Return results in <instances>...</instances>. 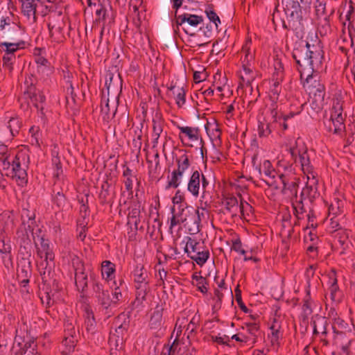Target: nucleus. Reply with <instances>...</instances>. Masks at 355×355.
Segmentation results:
<instances>
[{
  "mask_svg": "<svg viewBox=\"0 0 355 355\" xmlns=\"http://www.w3.org/2000/svg\"><path fill=\"white\" fill-rule=\"evenodd\" d=\"M293 58L302 81L305 72L319 71L324 60V51L318 44H311L306 42L305 45L299 44L293 51Z\"/></svg>",
  "mask_w": 355,
  "mask_h": 355,
  "instance_id": "obj_1",
  "label": "nucleus"
},
{
  "mask_svg": "<svg viewBox=\"0 0 355 355\" xmlns=\"http://www.w3.org/2000/svg\"><path fill=\"white\" fill-rule=\"evenodd\" d=\"M312 0H287L284 8L286 21H283L284 29L292 31L297 37L304 35L305 23L311 10Z\"/></svg>",
  "mask_w": 355,
  "mask_h": 355,
  "instance_id": "obj_2",
  "label": "nucleus"
},
{
  "mask_svg": "<svg viewBox=\"0 0 355 355\" xmlns=\"http://www.w3.org/2000/svg\"><path fill=\"white\" fill-rule=\"evenodd\" d=\"M22 225L28 223V229L30 230L33 239L37 249V256L42 259V261H49L53 262L55 258L54 253L50 248L49 242L44 238L43 235H40L42 232L41 229L37 228L34 232L35 225V214L31 213L28 209H24L21 213Z\"/></svg>",
  "mask_w": 355,
  "mask_h": 355,
  "instance_id": "obj_3",
  "label": "nucleus"
},
{
  "mask_svg": "<svg viewBox=\"0 0 355 355\" xmlns=\"http://www.w3.org/2000/svg\"><path fill=\"white\" fill-rule=\"evenodd\" d=\"M28 157L24 153H17L9 160V166L3 169L4 175L11 178L17 185L24 187L28 182L27 169L28 168Z\"/></svg>",
  "mask_w": 355,
  "mask_h": 355,
  "instance_id": "obj_4",
  "label": "nucleus"
},
{
  "mask_svg": "<svg viewBox=\"0 0 355 355\" xmlns=\"http://www.w3.org/2000/svg\"><path fill=\"white\" fill-rule=\"evenodd\" d=\"M47 27L52 41L57 43L62 42L66 39V31L71 28L69 17L61 9L51 13L48 17Z\"/></svg>",
  "mask_w": 355,
  "mask_h": 355,
  "instance_id": "obj_5",
  "label": "nucleus"
},
{
  "mask_svg": "<svg viewBox=\"0 0 355 355\" xmlns=\"http://www.w3.org/2000/svg\"><path fill=\"white\" fill-rule=\"evenodd\" d=\"M318 72H305V76L301 82L306 91L309 95L314 96V101L318 103L319 107H321L324 102L326 92L324 84L322 82Z\"/></svg>",
  "mask_w": 355,
  "mask_h": 355,
  "instance_id": "obj_6",
  "label": "nucleus"
},
{
  "mask_svg": "<svg viewBox=\"0 0 355 355\" xmlns=\"http://www.w3.org/2000/svg\"><path fill=\"white\" fill-rule=\"evenodd\" d=\"M336 0H317L315 4L317 18H322L320 22V31L327 34L331 31L330 17L335 12Z\"/></svg>",
  "mask_w": 355,
  "mask_h": 355,
  "instance_id": "obj_7",
  "label": "nucleus"
},
{
  "mask_svg": "<svg viewBox=\"0 0 355 355\" xmlns=\"http://www.w3.org/2000/svg\"><path fill=\"white\" fill-rule=\"evenodd\" d=\"M36 82L37 79L33 75L26 77L24 80L26 89L24 92V98L29 100L28 105L31 103L37 110L42 111L44 109L43 104L45 102L46 98L43 93L36 87Z\"/></svg>",
  "mask_w": 355,
  "mask_h": 355,
  "instance_id": "obj_8",
  "label": "nucleus"
},
{
  "mask_svg": "<svg viewBox=\"0 0 355 355\" xmlns=\"http://www.w3.org/2000/svg\"><path fill=\"white\" fill-rule=\"evenodd\" d=\"M202 21L203 17L202 16L185 12L176 15L175 19L172 20V26L175 34H177L179 32L180 27L182 26V28L185 33L190 35H194V33H189L187 28H196L202 23Z\"/></svg>",
  "mask_w": 355,
  "mask_h": 355,
  "instance_id": "obj_9",
  "label": "nucleus"
},
{
  "mask_svg": "<svg viewBox=\"0 0 355 355\" xmlns=\"http://www.w3.org/2000/svg\"><path fill=\"white\" fill-rule=\"evenodd\" d=\"M221 205L224 207L226 212L232 217L237 216L240 213L241 218H245V211L251 210L252 206L247 202L241 200L239 203L236 197L232 195L224 196L221 200Z\"/></svg>",
  "mask_w": 355,
  "mask_h": 355,
  "instance_id": "obj_10",
  "label": "nucleus"
},
{
  "mask_svg": "<svg viewBox=\"0 0 355 355\" xmlns=\"http://www.w3.org/2000/svg\"><path fill=\"white\" fill-rule=\"evenodd\" d=\"M64 338L62 345L64 347L63 353L69 354L74 350L78 341V334L76 329V320L73 318H67L64 323Z\"/></svg>",
  "mask_w": 355,
  "mask_h": 355,
  "instance_id": "obj_11",
  "label": "nucleus"
},
{
  "mask_svg": "<svg viewBox=\"0 0 355 355\" xmlns=\"http://www.w3.org/2000/svg\"><path fill=\"white\" fill-rule=\"evenodd\" d=\"M177 168L174 169L171 173V179L168 181L166 188H178L181 180L184 176V172L190 167L191 162L187 154L181 155L176 159Z\"/></svg>",
  "mask_w": 355,
  "mask_h": 355,
  "instance_id": "obj_12",
  "label": "nucleus"
},
{
  "mask_svg": "<svg viewBox=\"0 0 355 355\" xmlns=\"http://www.w3.org/2000/svg\"><path fill=\"white\" fill-rule=\"evenodd\" d=\"M283 188L282 193L291 198V200L297 196V189L299 184V178L294 173H282L279 175Z\"/></svg>",
  "mask_w": 355,
  "mask_h": 355,
  "instance_id": "obj_13",
  "label": "nucleus"
},
{
  "mask_svg": "<svg viewBox=\"0 0 355 355\" xmlns=\"http://www.w3.org/2000/svg\"><path fill=\"white\" fill-rule=\"evenodd\" d=\"M49 261H41L38 265V270L43 283L42 286L55 287V290L58 291V283L55 279V272L53 270V263L51 264Z\"/></svg>",
  "mask_w": 355,
  "mask_h": 355,
  "instance_id": "obj_14",
  "label": "nucleus"
},
{
  "mask_svg": "<svg viewBox=\"0 0 355 355\" xmlns=\"http://www.w3.org/2000/svg\"><path fill=\"white\" fill-rule=\"evenodd\" d=\"M329 324L328 318L324 316L316 315L313 320V336H316L320 334V341L322 343L323 346L329 345V341L326 338Z\"/></svg>",
  "mask_w": 355,
  "mask_h": 355,
  "instance_id": "obj_15",
  "label": "nucleus"
},
{
  "mask_svg": "<svg viewBox=\"0 0 355 355\" xmlns=\"http://www.w3.org/2000/svg\"><path fill=\"white\" fill-rule=\"evenodd\" d=\"M75 267V284L78 291L85 293L88 287V275L85 272L83 264L77 259Z\"/></svg>",
  "mask_w": 355,
  "mask_h": 355,
  "instance_id": "obj_16",
  "label": "nucleus"
},
{
  "mask_svg": "<svg viewBox=\"0 0 355 355\" xmlns=\"http://www.w3.org/2000/svg\"><path fill=\"white\" fill-rule=\"evenodd\" d=\"M256 169L261 176L265 177V179L263 180L268 185L272 186L274 184L277 172L269 160H264L263 163L256 167Z\"/></svg>",
  "mask_w": 355,
  "mask_h": 355,
  "instance_id": "obj_17",
  "label": "nucleus"
},
{
  "mask_svg": "<svg viewBox=\"0 0 355 355\" xmlns=\"http://www.w3.org/2000/svg\"><path fill=\"white\" fill-rule=\"evenodd\" d=\"M303 200L304 199L300 197L291 199L292 207L293 209V214L295 217V220L293 225L292 230L289 231V235H291V232H294L295 227L300 225V220L304 218L306 209L304 207Z\"/></svg>",
  "mask_w": 355,
  "mask_h": 355,
  "instance_id": "obj_18",
  "label": "nucleus"
},
{
  "mask_svg": "<svg viewBox=\"0 0 355 355\" xmlns=\"http://www.w3.org/2000/svg\"><path fill=\"white\" fill-rule=\"evenodd\" d=\"M164 306L162 304H157L155 308L154 311L152 313L149 321V327L151 329L158 330L160 329L164 325Z\"/></svg>",
  "mask_w": 355,
  "mask_h": 355,
  "instance_id": "obj_19",
  "label": "nucleus"
},
{
  "mask_svg": "<svg viewBox=\"0 0 355 355\" xmlns=\"http://www.w3.org/2000/svg\"><path fill=\"white\" fill-rule=\"evenodd\" d=\"M164 120L159 112H156L153 118V148L157 146L161 133L163 131Z\"/></svg>",
  "mask_w": 355,
  "mask_h": 355,
  "instance_id": "obj_20",
  "label": "nucleus"
},
{
  "mask_svg": "<svg viewBox=\"0 0 355 355\" xmlns=\"http://www.w3.org/2000/svg\"><path fill=\"white\" fill-rule=\"evenodd\" d=\"M116 323H120L115 329V333L113 336L117 337L119 336L121 338H124L125 335L127 334L130 327V320L127 314L122 313H121L116 321Z\"/></svg>",
  "mask_w": 355,
  "mask_h": 355,
  "instance_id": "obj_21",
  "label": "nucleus"
},
{
  "mask_svg": "<svg viewBox=\"0 0 355 355\" xmlns=\"http://www.w3.org/2000/svg\"><path fill=\"white\" fill-rule=\"evenodd\" d=\"M168 96H173L178 107H182L186 102V92L183 87L171 85L168 87Z\"/></svg>",
  "mask_w": 355,
  "mask_h": 355,
  "instance_id": "obj_22",
  "label": "nucleus"
},
{
  "mask_svg": "<svg viewBox=\"0 0 355 355\" xmlns=\"http://www.w3.org/2000/svg\"><path fill=\"white\" fill-rule=\"evenodd\" d=\"M130 211L128 214V225H133L134 230L137 231L140 223V204L139 202H133L129 208Z\"/></svg>",
  "mask_w": 355,
  "mask_h": 355,
  "instance_id": "obj_23",
  "label": "nucleus"
},
{
  "mask_svg": "<svg viewBox=\"0 0 355 355\" xmlns=\"http://www.w3.org/2000/svg\"><path fill=\"white\" fill-rule=\"evenodd\" d=\"M200 173L195 171L192 173L188 182L187 190L195 198L198 197L200 189Z\"/></svg>",
  "mask_w": 355,
  "mask_h": 355,
  "instance_id": "obj_24",
  "label": "nucleus"
},
{
  "mask_svg": "<svg viewBox=\"0 0 355 355\" xmlns=\"http://www.w3.org/2000/svg\"><path fill=\"white\" fill-rule=\"evenodd\" d=\"M40 289V300L42 303L43 304H46V307L51 306L54 303L53 297L58 291L55 290V287L48 286H42Z\"/></svg>",
  "mask_w": 355,
  "mask_h": 355,
  "instance_id": "obj_25",
  "label": "nucleus"
},
{
  "mask_svg": "<svg viewBox=\"0 0 355 355\" xmlns=\"http://www.w3.org/2000/svg\"><path fill=\"white\" fill-rule=\"evenodd\" d=\"M85 327L87 334L93 335L96 332V322L94 318V314L92 310L89 308H85Z\"/></svg>",
  "mask_w": 355,
  "mask_h": 355,
  "instance_id": "obj_26",
  "label": "nucleus"
},
{
  "mask_svg": "<svg viewBox=\"0 0 355 355\" xmlns=\"http://www.w3.org/2000/svg\"><path fill=\"white\" fill-rule=\"evenodd\" d=\"M60 183L58 181L54 182L53 193V201L58 207H63L67 202V198L64 193L63 189L60 187Z\"/></svg>",
  "mask_w": 355,
  "mask_h": 355,
  "instance_id": "obj_27",
  "label": "nucleus"
},
{
  "mask_svg": "<svg viewBox=\"0 0 355 355\" xmlns=\"http://www.w3.org/2000/svg\"><path fill=\"white\" fill-rule=\"evenodd\" d=\"M31 275V263L28 258H22L18 263L17 278H30Z\"/></svg>",
  "mask_w": 355,
  "mask_h": 355,
  "instance_id": "obj_28",
  "label": "nucleus"
},
{
  "mask_svg": "<svg viewBox=\"0 0 355 355\" xmlns=\"http://www.w3.org/2000/svg\"><path fill=\"white\" fill-rule=\"evenodd\" d=\"M24 229L26 231V235H23L21 238V243L20 244V253L29 258L31 254V248L32 244L31 239L28 236V232H30V230L28 229V223H26Z\"/></svg>",
  "mask_w": 355,
  "mask_h": 355,
  "instance_id": "obj_29",
  "label": "nucleus"
},
{
  "mask_svg": "<svg viewBox=\"0 0 355 355\" xmlns=\"http://www.w3.org/2000/svg\"><path fill=\"white\" fill-rule=\"evenodd\" d=\"M21 3L22 12L28 17L31 16L35 19L37 11V5L33 0H20Z\"/></svg>",
  "mask_w": 355,
  "mask_h": 355,
  "instance_id": "obj_30",
  "label": "nucleus"
},
{
  "mask_svg": "<svg viewBox=\"0 0 355 355\" xmlns=\"http://www.w3.org/2000/svg\"><path fill=\"white\" fill-rule=\"evenodd\" d=\"M37 8V15H40L42 17L48 15V17L51 16V13L58 12L60 10L54 2L39 3Z\"/></svg>",
  "mask_w": 355,
  "mask_h": 355,
  "instance_id": "obj_31",
  "label": "nucleus"
},
{
  "mask_svg": "<svg viewBox=\"0 0 355 355\" xmlns=\"http://www.w3.org/2000/svg\"><path fill=\"white\" fill-rule=\"evenodd\" d=\"M3 31H5L4 35L6 39L10 40H19L20 35L21 34V28L19 25H18L17 23L10 24L8 27H6V29H3Z\"/></svg>",
  "mask_w": 355,
  "mask_h": 355,
  "instance_id": "obj_32",
  "label": "nucleus"
},
{
  "mask_svg": "<svg viewBox=\"0 0 355 355\" xmlns=\"http://www.w3.org/2000/svg\"><path fill=\"white\" fill-rule=\"evenodd\" d=\"M148 274L143 265H137L134 270V279L138 284H148L147 281Z\"/></svg>",
  "mask_w": 355,
  "mask_h": 355,
  "instance_id": "obj_33",
  "label": "nucleus"
},
{
  "mask_svg": "<svg viewBox=\"0 0 355 355\" xmlns=\"http://www.w3.org/2000/svg\"><path fill=\"white\" fill-rule=\"evenodd\" d=\"M112 179L108 178L103 181L101 187V191L98 195V198L101 204L104 205L108 202V198L110 197V189L112 185Z\"/></svg>",
  "mask_w": 355,
  "mask_h": 355,
  "instance_id": "obj_34",
  "label": "nucleus"
},
{
  "mask_svg": "<svg viewBox=\"0 0 355 355\" xmlns=\"http://www.w3.org/2000/svg\"><path fill=\"white\" fill-rule=\"evenodd\" d=\"M319 195L320 194L318 191V184L306 183V186L303 188L300 197L302 198V199H304V197H306L309 198L310 200H312V199L315 198Z\"/></svg>",
  "mask_w": 355,
  "mask_h": 355,
  "instance_id": "obj_35",
  "label": "nucleus"
},
{
  "mask_svg": "<svg viewBox=\"0 0 355 355\" xmlns=\"http://www.w3.org/2000/svg\"><path fill=\"white\" fill-rule=\"evenodd\" d=\"M124 338H121L119 336L111 335L109 338V345L110 347V355H116L117 351H121L123 348Z\"/></svg>",
  "mask_w": 355,
  "mask_h": 355,
  "instance_id": "obj_36",
  "label": "nucleus"
},
{
  "mask_svg": "<svg viewBox=\"0 0 355 355\" xmlns=\"http://www.w3.org/2000/svg\"><path fill=\"white\" fill-rule=\"evenodd\" d=\"M11 158V150L4 144H0V167L3 169L9 166V160Z\"/></svg>",
  "mask_w": 355,
  "mask_h": 355,
  "instance_id": "obj_37",
  "label": "nucleus"
},
{
  "mask_svg": "<svg viewBox=\"0 0 355 355\" xmlns=\"http://www.w3.org/2000/svg\"><path fill=\"white\" fill-rule=\"evenodd\" d=\"M12 42H2L0 46H5V53L14 55V53L19 49L24 48L25 42L21 40H12Z\"/></svg>",
  "mask_w": 355,
  "mask_h": 355,
  "instance_id": "obj_38",
  "label": "nucleus"
},
{
  "mask_svg": "<svg viewBox=\"0 0 355 355\" xmlns=\"http://www.w3.org/2000/svg\"><path fill=\"white\" fill-rule=\"evenodd\" d=\"M101 273L102 275H105L107 280H111L114 277V272L116 270L115 264L110 261L105 260L101 264Z\"/></svg>",
  "mask_w": 355,
  "mask_h": 355,
  "instance_id": "obj_39",
  "label": "nucleus"
},
{
  "mask_svg": "<svg viewBox=\"0 0 355 355\" xmlns=\"http://www.w3.org/2000/svg\"><path fill=\"white\" fill-rule=\"evenodd\" d=\"M271 115L275 126L276 127L278 125L283 130H287L288 125L293 123L282 115L277 116V112L275 108L271 110Z\"/></svg>",
  "mask_w": 355,
  "mask_h": 355,
  "instance_id": "obj_40",
  "label": "nucleus"
},
{
  "mask_svg": "<svg viewBox=\"0 0 355 355\" xmlns=\"http://www.w3.org/2000/svg\"><path fill=\"white\" fill-rule=\"evenodd\" d=\"M96 299L98 304L106 311H107L112 306H114V304L108 290H106L104 293H102L101 295H98L96 297Z\"/></svg>",
  "mask_w": 355,
  "mask_h": 355,
  "instance_id": "obj_41",
  "label": "nucleus"
},
{
  "mask_svg": "<svg viewBox=\"0 0 355 355\" xmlns=\"http://www.w3.org/2000/svg\"><path fill=\"white\" fill-rule=\"evenodd\" d=\"M330 287L329 288L331 300L334 302H339L340 300V290L338 286L337 279L334 277L329 278Z\"/></svg>",
  "mask_w": 355,
  "mask_h": 355,
  "instance_id": "obj_42",
  "label": "nucleus"
},
{
  "mask_svg": "<svg viewBox=\"0 0 355 355\" xmlns=\"http://www.w3.org/2000/svg\"><path fill=\"white\" fill-rule=\"evenodd\" d=\"M275 127V123H273V121L272 122H268L264 119L263 121H259L258 126L259 137H268L272 132V129Z\"/></svg>",
  "mask_w": 355,
  "mask_h": 355,
  "instance_id": "obj_43",
  "label": "nucleus"
},
{
  "mask_svg": "<svg viewBox=\"0 0 355 355\" xmlns=\"http://www.w3.org/2000/svg\"><path fill=\"white\" fill-rule=\"evenodd\" d=\"M344 121L345 119H335L330 118L327 122L329 130L335 134L340 133L345 128Z\"/></svg>",
  "mask_w": 355,
  "mask_h": 355,
  "instance_id": "obj_44",
  "label": "nucleus"
},
{
  "mask_svg": "<svg viewBox=\"0 0 355 355\" xmlns=\"http://www.w3.org/2000/svg\"><path fill=\"white\" fill-rule=\"evenodd\" d=\"M21 126L22 121L17 117L11 118L8 123V128L12 137H15L19 134Z\"/></svg>",
  "mask_w": 355,
  "mask_h": 355,
  "instance_id": "obj_45",
  "label": "nucleus"
},
{
  "mask_svg": "<svg viewBox=\"0 0 355 355\" xmlns=\"http://www.w3.org/2000/svg\"><path fill=\"white\" fill-rule=\"evenodd\" d=\"M274 69L272 74L273 78H277L279 80H283L284 77V69L282 60L277 56L274 58Z\"/></svg>",
  "mask_w": 355,
  "mask_h": 355,
  "instance_id": "obj_46",
  "label": "nucleus"
},
{
  "mask_svg": "<svg viewBox=\"0 0 355 355\" xmlns=\"http://www.w3.org/2000/svg\"><path fill=\"white\" fill-rule=\"evenodd\" d=\"M178 128L180 129L181 133L185 134L191 140L196 141L198 139L200 132L198 128L178 126Z\"/></svg>",
  "mask_w": 355,
  "mask_h": 355,
  "instance_id": "obj_47",
  "label": "nucleus"
},
{
  "mask_svg": "<svg viewBox=\"0 0 355 355\" xmlns=\"http://www.w3.org/2000/svg\"><path fill=\"white\" fill-rule=\"evenodd\" d=\"M116 112V108L113 107L112 112L110 108L109 105V99L105 101V103L104 105H101V114L103 115V118L104 121H109L111 119H112Z\"/></svg>",
  "mask_w": 355,
  "mask_h": 355,
  "instance_id": "obj_48",
  "label": "nucleus"
},
{
  "mask_svg": "<svg viewBox=\"0 0 355 355\" xmlns=\"http://www.w3.org/2000/svg\"><path fill=\"white\" fill-rule=\"evenodd\" d=\"M209 257V250L198 251L196 254L190 256V258L195 261L200 266H203Z\"/></svg>",
  "mask_w": 355,
  "mask_h": 355,
  "instance_id": "obj_49",
  "label": "nucleus"
},
{
  "mask_svg": "<svg viewBox=\"0 0 355 355\" xmlns=\"http://www.w3.org/2000/svg\"><path fill=\"white\" fill-rule=\"evenodd\" d=\"M299 158L302 171L311 169L313 166L311 164L310 157L306 150L299 152Z\"/></svg>",
  "mask_w": 355,
  "mask_h": 355,
  "instance_id": "obj_50",
  "label": "nucleus"
},
{
  "mask_svg": "<svg viewBox=\"0 0 355 355\" xmlns=\"http://www.w3.org/2000/svg\"><path fill=\"white\" fill-rule=\"evenodd\" d=\"M53 163L54 164V172H53V178L54 182L58 181V183H60L61 178L63 176V171L61 162L58 157H55L53 159Z\"/></svg>",
  "mask_w": 355,
  "mask_h": 355,
  "instance_id": "obj_51",
  "label": "nucleus"
},
{
  "mask_svg": "<svg viewBox=\"0 0 355 355\" xmlns=\"http://www.w3.org/2000/svg\"><path fill=\"white\" fill-rule=\"evenodd\" d=\"M346 325L347 323L343 319L340 318H335L334 323L332 324V329L334 331V333L336 334L337 336L343 335V330L346 329Z\"/></svg>",
  "mask_w": 355,
  "mask_h": 355,
  "instance_id": "obj_52",
  "label": "nucleus"
},
{
  "mask_svg": "<svg viewBox=\"0 0 355 355\" xmlns=\"http://www.w3.org/2000/svg\"><path fill=\"white\" fill-rule=\"evenodd\" d=\"M136 301L138 303H142L146 300V297L149 289L148 284H140L136 286Z\"/></svg>",
  "mask_w": 355,
  "mask_h": 355,
  "instance_id": "obj_53",
  "label": "nucleus"
},
{
  "mask_svg": "<svg viewBox=\"0 0 355 355\" xmlns=\"http://www.w3.org/2000/svg\"><path fill=\"white\" fill-rule=\"evenodd\" d=\"M283 80H279L277 78L272 77L273 83L270 89V98L273 100H277L279 94L281 92V88L279 85Z\"/></svg>",
  "mask_w": 355,
  "mask_h": 355,
  "instance_id": "obj_54",
  "label": "nucleus"
},
{
  "mask_svg": "<svg viewBox=\"0 0 355 355\" xmlns=\"http://www.w3.org/2000/svg\"><path fill=\"white\" fill-rule=\"evenodd\" d=\"M243 68L246 77L243 75L241 76V79L243 83L246 84L247 86H251V82L252 81L254 76H250L252 73V70L248 67L247 64H245V60H242Z\"/></svg>",
  "mask_w": 355,
  "mask_h": 355,
  "instance_id": "obj_55",
  "label": "nucleus"
},
{
  "mask_svg": "<svg viewBox=\"0 0 355 355\" xmlns=\"http://www.w3.org/2000/svg\"><path fill=\"white\" fill-rule=\"evenodd\" d=\"M90 278L92 280V290L94 293L95 297L96 298L98 295H101L102 293H104L106 290L103 288V284L94 277V274H90Z\"/></svg>",
  "mask_w": 355,
  "mask_h": 355,
  "instance_id": "obj_56",
  "label": "nucleus"
},
{
  "mask_svg": "<svg viewBox=\"0 0 355 355\" xmlns=\"http://www.w3.org/2000/svg\"><path fill=\"white\" fill-rule=\"evenodd\" d=\"M15 59V55L5 53L3 56V66L4 69L11 71L12 70V61Z\"/></svg>",
  "mask_w": 355,
  "mask_h": 355,
  "instance_id": "obj_57",
  "label": "nucleus"
},
{
  "mask_svg": "<svg viewBox=\"0 0 355 355\" xmlns=\"http://www.w3.org/2000/svg\"><path fill=\"white\" fill-rule=\"evenodd\" d=\"M205 13L209 19L214 23L215 26L217 28L218 24L220 23V19L218 15L212 9V6H209L208 8L205 10Z\"/></svg>",
  "mask_w": 355,
  "mask_h": 355,
  "instance_id": "obj_58",
  "label": "nucleus"
},
{
  "mask_svg": "<svg viewBox=\"0 0 355 355\" xmlns=\"http://www.w3.org/2000/svg\"><path fill=\"white\" fill-rule=\"evenodd\" d=\"M272 330L271 334L268 336L270 339V343L272 346H279L280 332L278 329H275V326L270 327Z\"/></svg>",
  "mask_w": 355,
  "mask_h": 355,
  "instance_id": "obj_59",
  "label": "nucleus"
},
{
  "mask_svg": "<svg viewBox=\"0 0 355 355\" xmlns=\"http://www.w3.org/2000/svg\"><path fill=\"white\" fill-rule=\"evenodd\" d=\"M235 292V300L240 307V309L245 313H248L250 310L247 308V306L243 302V300L241 297V291L239 289V286L238 285L234 290Z\"/></svg>",
  "mask_w": 355,
  "mask_h": 355,
  "instance_id": "obj_60",
  "label": "nucleus"
},
{
  "mask_svg": "<svg viewBox=\"0 0 355 355\" xmlns=\"http://www.w3.org/2000/svg\"><path fill=\"white\" fill-rule=\"evenodd\" d=\"M134 12L136 15V17H134L132 19V24L136 28L137 32H139L140 34H141L142 31L141 29V19L140 17V14L138 11V8L137 6H135L133 7Z\"/></svg>",
  "mask_w": 355,
  "mask_h": 355,
  "instance_id": "obj_61",
  "label": "nucleus"
},
{
  "mask_svg": "<svg viewBox=\"0 0 355 355\" xmlns=\"http://www.w3.org/2000/svg\"><path fill=\"white\" fill-rule=\"evenodd\" d=\"M303 173L306 175L307 183L318 184V173L314 171L313 166L311 170L304 171Z\"/></svg>",
  "mask_w": 355,
  "mask_h": 355,
  "instance_id": "obj_62",
  "label": "nucleus"
},
{
  "mask_svg": "<svg viewBox=\"0 0 355 355\" xmlns=\"http://www.w3.org/2000/svg\"><path fill=\"white\" fill-rule=\"evenodd\" d=\"M96 21H104L106 19L107 10L102 5H98V8L96 10Z\"/></svg>",
  "mask_w": 355,
  "mask_h": 355,
  "instance_id": "obj_63",
  "label": "nucleus"
},
{
  "mask_svg": "<svg viewBox=\"0 0 355 355\" xmlns=\"http://www.w3.org/2000/svg\"><path fill=\"white\" fill-rule=\"evenodd\" d=\"M231 250L237 252L242 255H245L246 253V251L242 248V243L240 238H237L236 239L232 241Z\"/></svg>",
  "mask_w": 355,
  "mask_h": 355,
  "instance_id": "obj_64",
  "label": "nucleus"
}]
</instances>
